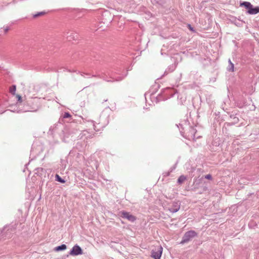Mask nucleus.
Wrapping results in <instances>:
<instances>
[{"label":"nucleus","mask_w":259,"mask_h":259,"mask_svg":"<svg viewBox=\"0 0 259 259\" xmlns=\"http://www.w3.org/2000/svg\"><path fill=\"white\" fill-rule=\"evenodd\" d=\"M189 131L187 133H185V132H183L182 131H181V133L183 136L185 137L186 138L189 140L194 141H195L197 138L200 137V136L196 135V130L195 128L189 126Z\"/></svg>","instance_id":"obj_1"},{"label":"nucleus","mask_w":259,"mask_h":259,"mask_svg":"<svg viewBox=\"0 0 259 259\" xmlns=\"http://www.w3.org/2000/svg\"><path fill=\"white\" fill-rule=\"evenodd\" d=\"M197 235L196 232L193 230L186 232L182 238L181 244H184L189 242L191 239L196 236Z\"/></svg>","instance_id":"obj_2"},{"label":"nucleus","mask_w":259,"mask_h":259,"mask_svg":"<svg viewBox=\"0 0 259 259\" xmlns=\"http://www.w3.org/2000/svg\"><path fill=\"white\" fill-rule=\"evenodd\" d=\"M162 251L163 248L161 245L155 246L151 251V257L154 259H160Z\"/></svg>","instance_id":"obj_3"},{"label":"nucleus","mask_w":259,"mask_h":259,"mask_svg":"<svg viewBox=\"0 0 259 259\" xmlns=\"http://www.w3.org/2000/svg\"><path fill=\"white\" fill-rule=\"evenodd\" d=\"M82 249L77 244L74 245L69 252V254L71 255H80L82 254Z\"/></svg>","instance_id":"obj_4"},{"label":"nucleus","mask_w":259,"mask_h":259,"mask_svg":"<svg viewBox=\"0 0 259 259\" xmlns=\"http://www.w3.org/2000/svg\"><path fill=\"white\" fill-rule=\"evenodd\" d=\"M109 122V114L106 111H103L100 116L99 123H107Z\"/></svg>","instance_id":"obj_5"},{"label":"nucleus","mask_w":259,"mask_h":259,"mask_svg":"<svg viewBox=\"0 0 259 259\" xmlns=\"http://www.w3.org/2000/svg\"><path fill=\"white\" fill-rule=\"evenodd\" d=\"M121 213L122 218H125L132 222H134L136 220V217L131 214L129 212L123 211L121 212Z\"/></svg>","instance_id":"obj_6"},{"label":"nucleus","mask_w":259,"mask_h":259,"mask_svg":"<svg viewBox=\"0 0 259 259\" xmlns=\"http://www.w3.org/2000/svg\"><path fill=\"white\" fill-rule=\"evenodd\" d=\"M180 208V203L179 202H174L172 206L168 208L169 210L172 212L175 213L177 212Z\"/></svg>","instance_id":"obj_7"},{"label":"nucleus","mask_w":259,"mask_h":259,"mask_svg":"<svg viewBox=\"0 0 259 259\" xmlns=\"http://www.w3.org/2000/svg\"><path fill=\"white\" fill-rule=\"evenodd\" d=\"M92 77H99V78H103L104 80H105V81H106L107 82H113V81H120V80H122L123 77H118L114 79V78L111 77V78L113 80H108V79H105L103 76H101L100 74H99V75H92Z\"/></svg>","instance_id":"obj_8"},{"label":"nucleus","mask_w":259,"mask_h":259,"mask_svg":"<svg viewBox=\"0 0 259 259\" xmlns=\"http://www.w3.org/2000/svg\"><path fill=\"white\" fill-rule=\"evenodd\" d=\"M247 13L251 15H254L258 13H259V7H257L255 8H253L252 6L249 10L247 11Z\"/></svg>","instance_id":"obj_9"},{"label":"nucleus","mask_w":259,"mask_h":259,"mask_svg":"<svg viewBox=\"0 0 259 259\" xmlns=\"http://www.w3.org/2000/svg\"><path fill=\"white\" fill-rule=\"evenodd\" d=\"M66 37L69 39V40H71L72 39H75V37H77V35L73 32H68L66 34Z\"/></svg>","instance_id":"obj_10"},{"label":"nucleus","mask_w":259,"mask_h":259,"mask_svg":"<svg viewBox=\"0 0 259 259\" xmlns=\"http://www.w3.org/2000/svg\"><path fill=\"white\" fill-rule=\"evenodd\" d=\"M187 179V177L184 175H181L179 177V178L178 179L177 183L181 185L182 184L184 181Z\"/></svg>","instance_id":"obj_11"},{"label":"nucleus","mask_w":259,"mask_h":259,"mask_svg":"<svg viewBox=\"0 0 259 259\" xmlns=\"http://www.w3.org/2000/svg\"><path fill=\"white\" fill-rule=\"evenodd\" d=\"M229 66L227 68V70L229 71L233 72L234 70V66L233 63L231 62V60L229 59Z\"/></svg>","instance_id":"obj_12"},{"label":"nucleus","mask_w":259,"mask_h":259,"mask_svg":"<svg viewBox=\"0 0 259 259\" xmlns=\"http://www.w3.org/2000/svg\"><path fill=\"white\" fill-rule=\"evenodd\" d=\"M240 6H244L248 10H249L250 7H251L252 5L249 2H244L241 3Z\"/></svg>","instance_id":"obj_13"},{"label":"nucleus","mask_w":259,"mask_h":259,"mask_svg":"<svg viewBox=\"0 0 259 259\" xmlns=\"http://www.w3.org/2000/svg\"><path fill=\"white\" fill-rule=\"evenodd\" d=\"M66 249V245L65 244H62L60 246H58L55 248L56 251H61V250H64Z\"/></svg>","instance_id":"obj_14"},{"label":"nucleus","mask_w":259,"mask_h":259,"mask_svg":"<svg viewBox=\"0 0 259 259\" xmlns=\"http://www.w3.org/2000/svg\"><path fill=\"white\" fill-rule=\"evenodd\" d=\"M16 90V87L15 85H13L10 88V92L13 95H15Z\"/></svg>","instance_id":"obj_15"},{"label":"nucleus","mask_w":259,"mask_h":259,"mask_svg":"<svg viewBox=\"0 0 259 259\" xmlns=\"http://www.w3.org/2000/svg\"><path fill=\"white\" fill-rule=\"evenodd\" d=\"M55 178H56V180L59 182H61L62 183H65V180H64L63 179H62L58 175H56L55 176Z\"/></svg>","instance_id":"obj_16"},{"label":"nucleus","mask_w":259,"mask_h":259,"mask_svg":"<svg viewBox=\"0 0 259 259\" xmlns=\"http://www.w3.org/2000/svg\"><path fill=\"white\" fill-rule=\"evenodd\" d=\"M85 121H88V122H91V124H92L93 125V126H94V130H95V131H96V126H95V123H95V122H94L93 120H90V121H89V120H88V121H87V120H85V119H83V122H85Z\"/></svg>","instance_id":"obj_17"},{"label":"nucleus","mask_w":259,"mask_h":259,"mask_svg":"<svg viewBox=\"0 0 259 259\" xmlns=\"http://www.w3.org/2000/svg\"><path fill=\"white\" fill-rule=\"evenodd\" d=\"M63 117L64 118H69L71 117V115L69 112H65Z\"/></svg>","instance_id":"obj_18"},{"label":"nucleus","mask_w":259,"mask_h":259,"mask_svg":"<svg viewBox=\"0 0 259 259\" xmlns=\"http://www.w3.org/2000/svg\"><path fill=\"white\" fill-rule=\"evenodd\" d=\"M152 96H153V95H151L150 94V93H146L145 94V100L146 101H147V98L148 97H151Z\"/></svg>","instance_id":"obj_19"},{"label":"nucleus","mask_w":259,"mask_h":259,"mask_svg":"<svg viewBox=\"0 0 259 259\" xmlns=\"http://www.w3.org/2000/svg\"><path fill=\"white\" fill-rule=\"evenodd\" d=\"M44 14H45V12H39V13H37L36 14H34L33 15V17L36 18V17H37L39 16H40L41 15H43Z\"/></svg>","instance_id":"obj_20"},{"label":"nucleus","mask_w":259,"mask_h":259,"mask_svg":"<svg viewBox=\"0 0 259 259\" xmlns=\"http://www.w3.org/2000/svg\"><path fill=\"white\" fill-rule=\"evenodd\" d=\"M204 178L206 179L211 180H212V176L210 174H208L207 175H205L204 176Z\"/></svg>","instance_id":"obj_21"},{"label":"nucleus","mask_w":259,"mask_h":259,"mask_svg":"<svg viewBox=\"0 0 259 259\" xmlns=\"http://www.w3.org/2000/svg\"><path fill=\"white\" fill-rule=\"evenodd\" d=\"M87 134H89V132L87 131H84L82 133V135L87 136Z\"/></svg>","instance_id":"obj_22"},{"label":"nucleus","mask_w":259,"mask_h":259,"mask_svg":"<svg viewBox=\"0 0 259 259\" xmlns=\"http://www.w3.org/2000/svg\"><path fill=\"white\" fill-rule=\"evenodd\" d=\"M5 112V110L2 108L1 107H0V114L4 113Z\"/></svg>","instance_id":"obj_23"},{"label":"nucleus","mask_w":259,"mask_h":259,"mask_svg":"<svg viewBox=\"0 0 259 259\" xmlns=\"http://www.w3.org/2000/svg\"><path fill=\"white\" fill-rule=\"evenodd\" d=\"M17 97L18 98V101L19 102H21V101H22L21 97L20 95H17Z\"/></svg>","instance_id":"obj_24"},{"label":"nucleus","mask_w":259,"mask_h":259,"mask_svg":"<svg viewBox=\"0 0 259 259\" xmlns=\"http://www.w3.org/2000/svg\"><path fill=\"white\" fill-rule=\"evenodd\" d=\"M188 27L190 30H191L192 31H194L193 28L191 26L190 24H188Z\"/></svg>","instance_id":"obj_25"},{"label":"nucleus","mask_w":259,"mask_h":259,"mask_svg":"<svg viewBox=\"0 0 259 259\" xmlns=\"http://www.w3.org/2000/svg\"><path fill=\"white\" fill-rule=\"evenodd\" d=\"M9 30V27H6L4 29V30H5V33H7L8 30Z\"/></svg>","instance_id":"obj_26"},{"label":"nucleus","mask_w":259,"mask_h":259,"mask_svg":"<svg viewBox=\"0 0 259 259\" xmlns=\"http://www.w3.org/2000/svg\"><path fill=\"white\" fill-rule=\"evenodd\" d=\"M37 170L38 171H39V170L42 171V170H43V168H38L37 169Z\"/></svg>","instance_id":"obj_27"},{"label":"nucleus","mask_w":259,"mask_h":259,"mask_svg":"<svg viewBox=\"0 0 259 259\" xmlns=\"http://www.w3.org/2000/svg\"><path fill=\"white\" fill-rule=\"evenodd\" d=\"M52 129H53V127H51V128H50L49 133H52L51 131H52Z\"/></svg>","instance_id":"obj_28"},{"label":"nucleus","mask_w":259,"mask_h":259,"mask_svg":"<svg viewBox=\"0 0 259 259\" xmlns=\"http://www.w3.org/2000/svg\"><path fill=\"white\" fill-rule=\"evenodd\" d=\"M179 126L181 127V126H182V124H179Z\"/></svg>","instance_id":"obj_29"},{"label":"nucleus","mask_w":259,"mask_h":259,"mask_svg":"<svg viewBox=\"0 0 259 259\" xmlns=\"http://www.w3.org/2000/svg\"><path fill=\"white\" fill-rule=\"evenodd\" d=\"M81 75L82 76H83V74H82V73H81Z\"/></svg>","instance_id":"obj_30"}]
</instances>
